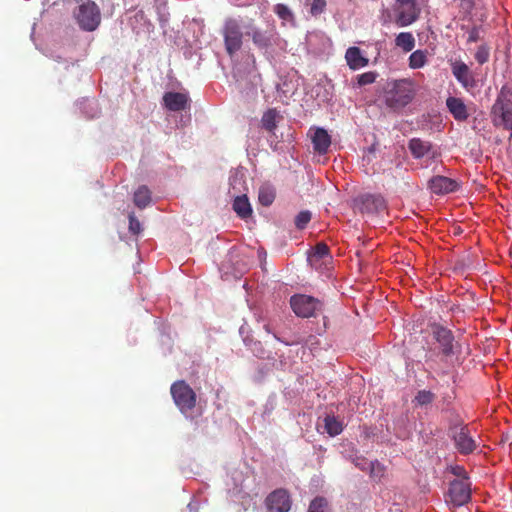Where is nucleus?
<instances>
[{"instance_id": "bb28decb", "label": "nucleus", "mask_w": 512, "mask_h": 512, "mask_svg": "<svg viewBox=\"0 0 512 512\" xmlns=\"http://www.w3.org/2000/svg\"><path fill=\"white\" fill-rule=\"evenodd\" d=\"M275 199V192L270 187H261L259 189L258 200L263 206H270Z\"/></svg>"}, {"instance_id": "6e6552de", "label": "nucleus", "mask_w": 512, "mask_h": 512, "mask_svg": "<svg viewBox=\"0 0 512 512\" xmlns=\"http://www.w3.org/2000/svg\"><path fill=\"white\" fill-rule=\"evenodd\" d=\"M395 22L404 27L415 22L419 16L416 0H396L394 5Z\"/></svg>"}, {"instance_id": "f3484780", "label": "nucleus", "mask_w": 512, "mask_h": 512, "mask_svg": "<svg viewBox=\"0 0 512 512\" xmlns=\"http://www.w3.org/2000/svg\"><path fill=\"white\" fill-rule=\"evenodd\" d=\"M347 65L351 70H358L366 67L369 64V59L365 57L360 48L353 46L349 47L345 53Z\"/></svg>"}, {"instance_id": "aec40b11", "label": "nucleus", "mask_w": 512, "mask_h": 512, "mask_svg": "<svg viewBox=\"0 0 512 512\" xmlns=\"http://www.w3.org/2000/svg\"><path fill=\"white\" fill-rule=\"evenodd\" d=\"M408 148L412 156L416 159L424 157L432 148L428 141H423L420 138H412L408 143Z\"/></svg>"}, {"instance_id": "9b49d317", "label": "nucleus", "mask_w": 512, "mask_h": 512, "mask_svg": "<svg viewBox=\"0 0 512 512\" xmlns=\"http://www.w3.org/2000/svg\"><path fill=\"white\" fill-rule=\"evenodd\" d=\"M265 505L270 512H288L292 501L287 490L276 489L266 497Z\"/></svg>"}, {"instance_id": "7ed1b4c3", "label": "nucleus", "mask_w": 512, "mask_h": 512, "mask_svg": "<svg viewBox=\"0 0 512 512\" xmlns=\"http://www.w3.org/2000/svg\"><path fill=\"white\" fill-rule=\"evenodd\" d=\"M170 392L176 406L182 413H186L195 407L196 393L184 380L174 382L171 385Z\"/></svg>"}, {"instance_id": "473e14b6", "label": "nucleus", "mask_w": 512, "mask_h": 512, "mask_svg": "<svg viewBox=\"0 0 512 512\" xmlns=\"http://www.w3.org/2000/svg\"><path fill=\"white\" fill-rule=\"evenodd\" d=\"M274 12L283 20H290L293 17L292 12L285 4L275 5Z\"/></svg>"}, {"instance_id": "a211bd4d", "label": "nucleus", "mask_w": 512, "mask_h": 512, "mask_svg": "<svg viewBox=\"0 0 512 512\" xmlns=\"http://www.w3.org/2000/svg\"><path fill=\"white\" fill-rule=\"evenodd\" d=\"M446 106L457 121H465L469 117L467 107L460 98L448 97L446 100Z\"/></svg>"}, {"instance_id": "c9c22d12", "label": "nucleus", "mask_w": 512, "mask_h": 512, "mask_svg": "<svg viewBox=\"0 0 512 512\" xmlns=\"http://www.w3.org/2000/svg\"><path fill=\"white\" fill-rule=\"evenodd\" d=\"M326 7V0H313L310 7V13L313 16H318L324 12Z\"/></svg>"}, {"instance_id": "2eb2a0df", "label": "nucleus", "mask_w": 512, "mask_h": 512, "mask_svg": "<svg viewBox=\"0 0 512 512\" xmlns=\"http://www.w3.org/2000/svg\"><path fill=\"white\" fill-rule=\"evenodd\" d=\"M452 73L461 85L468 89L475 85L474 78L469 67L464 62H455L452 64Z\"/></svg>"}, {"instance_id": "4468645a", "label": "nucleus", "mask_w": 512, "mask_h": 512, "mask_svg": "<svg viewBox=\"0 0 512 512\" xmlns=\"http://www.w3.org/2000/svg\"><path fill=\"white\" fill-rule=\"evenodd\" d=\"M164 106L173 112L185 110L189 106V98L186 94L180 92H166L163 95Z\"/></svg>"}, {"instance_id": "ddd939ff", "label": "nucleus", "mask_w": 512, "mask_h": 512, "mask_svg": "<svg viewBox=\"0 0 512 512\" xmlns=\"http://www.w3.org/2000/svg\"><path fill=\"white\" fill-rule=\"evenodd\" d=\"M311 134V140L314 151L320 155H324L328 152L331 145V136L324 128H311L309 130Z\"/></svg>"}, {"instance_id": "0eeeda50", "label": "nucleus", "mask_w": 512, "mask_h": 512, "mask_svg": "<svg viewBox=\"0 0 512 512\" xmlns=\"http://www.w3.org/2000/svg\"><path fill=\"white\" fill-rule=\"evenodd\" d=\"M224 44L227 53L233 56L242 47L243 33L241 26L236 19L229 18L223 27Z\"/></svg>"}, {"instance_id": "4be33fe9", "label": "nucleus", "mask_w": 512, "mask_h": 512, "mask_svg": "<svg viewBox=\"0 0 512 512\" xmlns=\"http://www.w3.org/2000/svg\"><path fill=\"white\" fill-rule=\"evenodd\" d=\"M279 117V112L275 108L268 109L261 118L263 128L269 132H274Z\"/></svg>"}, {"instance_id": "6ab92c4d", "label": "nucleus", "mask_w": 512, "mask_h": 512, "mask_svg": "<svg viewBox=\"0 0 512 512\" xmlns=\"http://www.w3.org/2000/svg\"><path fill=\"white\" fill-rule=\"evenodd\" d=\"M251 35L253 43L260 49H266L273 45L274 34L268 31H261L259 29H253Z\"/></svg>"}, {"instance_id": "ea45409f", "label": "nucleus", "mask_w": 512, "mask_h": 512, "mask_svg": "<svg viewBox=\"0 0 512 512\" xmlns=\"http://www.w3.org/2000/svg\"><path fill=\"white\" fill-rule=\"evenodd\" d=\"M136 17H140L141 19H143L144 18V12L143 11L137 12Z\"/></svg>"}, {"instance_id": "f704fd0d", "label": "nucleus", "mask_w": 512, "mask_h": 512, "mask_svg": "<svg viewBox=\"0 0 512 512\" xmlns=\"http://www.w3.org/2000/svg\"><path fill=\"white\" fill-rule=\"evenodd\" d=\"M475 59L479 64H484L489 60V49L485 45L478 47L475 53Z\"/></svg>"}, {"instance_id": "f03ea898", "label": "nucleus", "mask_w": 512, "mask_h": 512, "mask_svg": "<svg viewBox=\"0 0 512 512\" xmlns=\"http://www.w3.org/2000/svg\"><path fill=\"white\" fill-rule=\"evenodd\" d=\"M414 97L412 84L406 79L396 80L386 91L385 102L392 109H399L409 104Z\"/></svg>"}, {"instance_id": "2f4dec72", "label": "nucleus", "mask_w": 512, "mask_h": 512, "mask_svg": "<svg viewBox=\"0 0 512 512\" xmlns=\"http://www.w3.org/2000/svg\"><path fill=\"white\" fill-rule=\"evenodd\" d=\"M378 74L374 71L365 72L357 76V83L359 86H365L375 82Z\"/></svg>"}, {"instance_id": "e433bc0d", "label": "nucleus", "mask_w": 512, "mask_h": 512, "mask_svg": "<svg viewBox=\"0 0 512 512\" xmlns=\"http://www.w3.org/2000/svg\"><path fill=\"white\" fill-rule=\"evenodd\" d=\"M129 231L134 235H137L142 231L141 223L133 213L129 215Z\"/></svg>"}, {"instance_id": "f257e3e1", "label": "nucleus", "mask_w": 512, "mask_h": 512, "mask_svg": "<svg viewBox=\"0 0 512 512\" xmlns=\"http://www.w3.org/2000/svg\"><path fill=\"white\" fill-rule=\"evenodd\" d=\"M492 124L512 132V87L503 85L491 107Z\"/></svg>"}, {"instance_id": "423d86ee", "label": "nucleus", "mask_w": 512, "mask_h": 512, "mask_svg": "<svg viewBox=\"0 0 512 512\" xmlns=\"http://www.w3.org/2000/svg\"><path fill=\"white\" fill-rule=\"evenodd\" d=\"M74 15L77 23L83 30L93 31L100 24V10L98 6L92 1H87L86 3L80 5Z\"/></svg>"}, {"instance_id": "412c9836", "label": "nucleus", "mask_w": 512, "mask_h": 512, "mask_svg": "<svg viewBox=\"0 0 512 512\" xmlns=\"http://www.w3.org/2000/svg\"><path fill=\"white\" fill-rule=\"evenodd\" d=\"M233 209L237 213V215L242 219H246L250 217L252 214L251 205L248 201V198L245 195L238 196L234 199Z\"/></svg>"}, {"instance_id": "f8f14e48", "label": "nucleus", "mask_w": 512, "mask_h": 512, "mask_svg": "<svg viewBox=\"0 0 512 512\" xmlns=\"http://www.w3.org/2000/svg\"><path fill=\"white\" fill-rule=\"evenodd\" d=\"M428 185L431 192L437 195L455 192L460 187L456 180L440 175L432 177Z\"/></svg>"}, {"instance_id": "393cba45", "label": "nucleus", "mask_w": 512, "mask_h": 512, "mask_svg": "<svg viewBox=\"0 0 512 512\" xmlns=\"http://www.w3.org/2000/svg\"><path fill=\"white\" fill-rule=\"evenodd\" d=\"M395 44L405 52H410L415 46V38L410 32H401L396 36Z\"/></svg>"}, {"instance_id": "5701e85b", "label": "nucleus", "mask_w": 512, "mask_h": 512, "mask_svg": "<svg viewBox=\"0 0 512 512\" xmlns=\"http://www.w3.org/2000/svg\"><path fill=\"white\" fill-rule=\"evenodd\" d=\"M134 204L140 208L144 209L151 202V192L146 186H140L134 193Z\"/></svg>"}, {"instance_id": "7c9ffc66", "label": "nucleus", "mask_w": 512, "mask_h": 512, "mask_svg": "<svg viewBox=\"0 0 512 512\" xmlns=\"http://www.w3.org/2000/svg\"><path fill=\"white\" fill-rule=\"evenodd\" d=\"M311 217V213L307 210L299 212L294 221L296 228L300 230L304 229L310 222Z\"/></svg>"}, {"instance_id": "b1692460", "label": "nucleus", "mask_w": 512, "mask_h": 512, "mask_svg": "<svg viewBox=\"0 0 512 512\" xmlns=\"http://www.w3.org/2000/svg\"><path fill=\"white\" fill-rule=\"evenodd\" d=\"M325 431L332 437L339 435L343 431V424L333 415H327L324 418Z\"/></svg>"}, {"instance_id": "72a5a7b5", "label": "nucleus", "mask_w": 512, "mask_h": 512, "mask_svg": "<svg viewBox=\"0 0 512 512\" xmlns=\"http://www.w3.org/2000/svg\"><path fill=\"white\" fill-rule=\"evenodd\" d=\"M368 471L374 479H380L384 475V467L378 461H372Z\"/></svg>"}, {"instance_id": "1a4fd4ad", "label": "nucleus", "mask_w": 512, "mask_h": 512, "mask_svg": "<svg viewBox=\"0 0 512 512\" xmlns=\"http://www.w3.org/2000/svg\"><path fill=\"white\" fill-rule=\"evenodd\" d=\"M451 433L455 447L460 454H470L477 448L476 442L466 425L453 427Z\"/></svg>"}, {"instance_id": "9d476101", "label": "nucleus", "mask_w": 512, "mask_h": 512, "mask_svg": "<svg viewBox=\"0 0 512 512\" xmlns=\"http://www.w3.org/2000/svg\"><path fill=\"white\" fill-rule=\"evenodd\" d=\"M431 328L433 338L439 344L441 353L445 357L452 356L455 348V339L452 331L439 324H433Z\"/></svg>"}, {"instance_id": "a878e982", "label": "nucleus", "mask_w": 512, "mask_h": 512, "mask_svg": "<svg viewBox=\"0 0 512 512\" xmlns=\"http://www.w3.org/2000/svg\"><path fill=\"white\" fill-rule=\"evenodd\" d=\"M427 62V51L416 50L409 56V67L412 69L422 68Z\"/></svg>"}, {"instance_id": "c85d7f7f", "label": "nucleus", "mask_w": 512, "mask_h": 512, "mask_svg": "<svg viewBox=\"0 0 512 512\" xmlns=\"http://www.w3.org/2000/svg\"><path fill=\"white\" fill-rule=\"evenodd\" d=\"M435 399V394L429 390H420L414 398V402L419 406L431 404Z\"/></svg>"}, {"instance_id": "20e7f679", "label": "nucleus", "mask_w": 512, "mask_h": 512, "mask_svg": "<svg viewBox=\"0 0 512 512\" xmlns=\"http://www.w3.org/2000/svg\"><path fill=\"white\" fill-rule=\"evenodd\" d=\"M290 305L294 313L302 318H310L322 311V302L312 296L297 294L291 297Z\"/></svg>"}, {"instance_id": "a19ab883", "label": "nucleus", "mask_w": 512, "mask_h": 512, "mask_svg": "<svg viewBox=\"0 0 512 512\" xmlns=\"http://www.w3.org/2000/svg\"><path fill=\"white\" fill-rule=\"evenodd\" d=\"M264 329H265L268 333H270V332H271L270 324H266V325H264Z\"/></svg>"}, {"instance_id": "cd10ccee", "label": "nucleus", "mask_w": 512, "mask_h": 512, "mask_svg": "<svg viewBox=\"0 0 512 512\" xmlns=\"http://www.w3.org/2000/svg\"><path fill=\"white\" fill-rule=\"evenodd\" d=\"M327 257H329V247L325 243L320 242L313 248L309 260L313 262L314 260H320Z\"/></svg>"}, {"instance_id": "dca6fc26", "label": "nucleus", "mask_w": 512, "mask_h": 512, "mask_svg": "<svg viewBox=\"0 0 512 512\" xmlns=\"http://www.w3.org/2000/svg\"><path fill=\"white\" fill-rule=\"evenodd\" d=\"M361 209L366 213H379L386 209V203L380 195H364L361 197Z\"/></svg>"}, {"instance_id": "c756f323", "label": "nucleus", "mask_w": 512, "mask_h": 512, "mask_svg": "<svg viewBox=\"0 0 512 512\" xmlns=\"http://www.w3.org/2000/svg\"><path fill=\"white\" fill-rule=\"evenodd\" d=\"M308 512H328V501L324 497L314 498L308 508Z\"/></svg>"}, {"instance_id": "4c0bfd02", "label": "nucleus", "mask_w": 512, "mask_h": 512, "mask_svg": "<svg viewBox=\"0 0 512 512\" xmlns=\"http://www.w3.org/2000/svg\"><path fill=\"white\" fill-rule=\"evenodd\" d=\"M356 467H358L362 471H368L369 466H371V462L364 457H356L353 460Z\"/></svg>"}, {"instance_id": "39448f33", "label": "nucleus", "mask_w": 512, "mask_h": 512, "mask_svg": "<svg viewBox=\"0 0 512 512\" xmlns=\"http://www.w3.org/2000/svg\"><path fill=\"white\" fill-rule=\"evenodd\" d=\"M471 484L467 477L450 482L446 502L454 507L467 504L471 499Z\"/></svg>"}, {"instance_id": "58836bf2", "label": "nucleus", "mask_w": 512, "mask_h": 512, "mask_svg": "<svg viewBox=\"0 0 512 512\" xmlns=\"http://www.w3.org/2000/svg\"><path fill=\"white\" fill-rule=\"evenodd\" d=\"M478 40V31L473 29L468 36V42H476Z\"/></svg>"}]
</instances>
